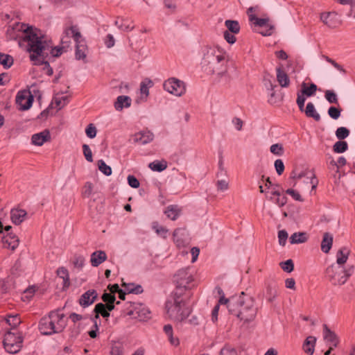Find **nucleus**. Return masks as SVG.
I'll use <instances>...</instances> for the list:
<instances>
[{"label":"nucleus","instance_id":"obj_3","mask_svg":"<svg viewBox=\"0 0 355 355\" xmlns=\"http://www.w3.org/2000/svg\"><path fill=\"white\" fill-rule=\"evenodd\" d=\"M204 61L209 65V71L216 75L218 82L229 85L232 80L228 72V60L219 49H209L205 55Z\"/></svg>","mask_w":355,"mask_h":355},{"label":"nucleus","instance_id":"obj_42","mask_svg":"<svg viewBox=\"0 0 355 355\" xmlns=\"http://www.w3.org/2000/svg\"><path fill=\"white\" fill-rule=\"evenodd\" d=\"M324 97L329 103L338 104V98L333 90H326Z\"/></svg>","mask_w":355,"mask_h":355},{"label":"nucleus","instance_id":"obj_20","mask_svg":"<svg viewBox=\"0 0 355 355\" xmlns=\"http://www.w3.org/2000/svg\"><path fill=\"white\" fill-rule=\"evenodd\" d=\"M51 139L50 132L48 130H44L37 134H34L31 137V141L33 145L42 146L44 142L49 141Z\"/></svg>","mask_w":355,"mask_h":355},{"label":"nucleus","instance_id":"obj_46","mask_svg":"<svg viewBox=\"0 0 355 355\" xmlns=\"http://www.w3.org/2000/svg\"><path fill=\"white\" fill-rule=\"evenodd\" d=\"M153 230L156 232V233L160 236H162L163 238H166L168 230L165 227L160 226L158 223L155 222L153 225Z\"/></svg>","mask_w":355,"mask_h":355},{"label":"nucleus","instance_id":"obj_64","mask_svg":"<svg viewBox=\"0 0 355 355\" xmlns=\"http://www.w3.org/2000/svg\"><path fill=\"white\" fill-rule=\"evenodd\" d=\"M224 38L229 44H233L236 42L234 33H230L228 31H225L224 32Z\"/></svg>","mask_w":355,"mask_h":355},{"label":"nucleus","instance_id":"obj_7","mask_svg":"<svg viewBox=\"0 0 355 355\" xmlns=\"http://www.w3.org/2000/svg\"><path fill=\"white\" fill-rule=\"evenodd\" d=\"M354 272V266L352 265L344 268L333 264L326 269V277L333 285L341 286L347 281Z\"/></svg>","mask_w":355,"mask_h":355},{"label":"nucleus","instance_id":"obj_32","mask_svg":"<svg viewBox=\"0 0 355 355\" xmlns=\"http://www.w3.org/2000/svg\"><path fill=\"white\" fill-rule=\"evenodd\" d=\"M304 112L307 117L313 118L316 121H320V115L315 110L313 103H308Z\"/></svg>","mask_w":355,"mask_h":355},{"label":"nucleus","instance_id":"obj_49","mask_svg":"<svg viewBox=\"0 0 355 355\" xmlns=\"http://www.w3.org/2000/svg\"><path fill=\"white\" fill-rule=\"evenodd\" d=\"M270 152L276 155L281 156L284 153V148L282 144H272L270 148Z\"/></svg>","mask_w":355,"mask_h":355},{"label":"nucleus","instance_id":"obj_38","mask_svg":"<svg viewBox=\"0 0 355 355\" xmlns=\"http://www.w3.org/2000/svg\"><path fill=\"white\" fill-rule=\"evenodd\" d=\"M13 61L12 56L0 53V64H2L5 69L10 68L12 65Z\"/></svg>","mask_w":355,"mask_h":355},{"label":"nucleus","instance_id":"obj_53","mask_svg":"<svg viewBox=\"0 0 355 355\" xmlns=\"http://www.w3.org/2000/svg\"><path fill=\"white\" fill-rule=\"evenodd\" d=\"M341 110L336 107H330L328 110V114L333 119H337L340 117Z\"/></svg>","mask_w":355,"mask_h":355},{"label":"nucleus","instance_id":"obj_6","mask_svg":"<svg viewBox=\"0 0 355 355\" xmlns=\"http://www.w3.org/2000/svg\"><path fill=\"white\" fill-rule=\"evenodd\" d=\"M65 36L62 38V44L70 42L69 37L71 36L76 42V58L84 60L86 58L87 45L85 41L82 38L81 34L76 26H71L66 28L64 31Z\"/></svg>","mask_w":355,"mask_h":355},{"label":"nucleus","instance_id":"obj_24","mask_svg":"<svg viewBox=\"0 0 355 355\" xmlns=\"http://www.w3.org/2000/svg\"><path fill=\"white\" fill-rule=\"evenodd\" d=\"M181 211L182 209L178 207V205H171L166 207V210L164 211V214L168 218L175 220L180 216Z\"/></svg>","mask_w":355,"mask_h":355},{"label":"nucleus","instance_id":"obj_16","mask_svg":"<svg viewBox=\"0 0 355 355\" xmlns=\"http://www.w3.org/2000/svg\"><path fill=\"white\" fill-rule=\"evenodd\" d=\"M153 139L154 135L149 130L141 131L136 133L133 137L134 141L141 145H145L152 141Z\"/></svg>","mask_w":355,"mask_h":355},{"label":"nucleus","instance_id":"obj_19","mask_svg":"<svg viewBox=\"0 0 355 355\" xmlns=\"http://www.w3.org/2000/svg\"><path fill=\"white\" fill-rule=\"evenodd\" d=\"M47 57L36 55L35 58L30 59L35 65H44L43 71L48 76H52L53 73V69L51 67Z\"/></svg>","mask_w":355,"mask_h":355},{"label":"nucleus","instance_id":"obj_59","mask_svg":"<svg viewBox=\"0 0 355 355\" xmlns=\"http://www.w3.org/2000/svg\"><path fill=\"white\" fill-rule=\"evenodd\" d=\"M93 191V184L92 183L89 182H87L84 186V191L83 192V194L85 197L89 198Z\"/></svg>","mask_w":355,"mask_h":355},{"label":"nucleus","instance_id":"obj_2","mask_svg":"<svg viewBox=\"0 0 355 355\" xmlns=\"http://www.w3.org/2000/svg\"><path fill=\"white\" fill-rule=\"evenodd\" d=\"M231 314L236 316L241 321L249 322L257 315V308L254 299L242 292L239 297H233L227 305Z\"/></svg>","mask_w":355,"mask_h":355},{"label":"nucleus","instance_id":"obj_12","mask_svg":"<svg viewBox=\"0 0 355 355\" xmlns=\"http://www.w3.org/2000/svg\"><path fill=\"white\" fill-rule=\"evenodd\" d=\"M250 21L259 27H265L266 29L261 32L263 36H270L272 34L275 26L269 24V18H258L255 15H250Z\"/></svg>","mask_w":355,"mask_h":355},{"label":"nucleus","instance_id":"obj_21","mask_svg":"<svg viewBox=\"0 0 355 355\" xmlns=\"http://www.w3.org/2000/svg\"><path fill=\"white\" fill-rule=\"evenodd\" d=\"M336 16L337 14L334 12H322L320 15V19L325 25L334 28L337 26Z\"/></svg>","mask_w":355,"mask_h":355},{"label":"nucleus","instance_id":"obj_36","mask_svg":"<svg viewBox=\"0 0 355 355\" xmlns=\"http://www.w3.org/2000/svg\"><path fill=\"white\" fill-rule=\"evenodd\" d=\"M225 26L230 33L237 34L240 31V25L237 21L235 20H226L225 22Z\"/></svg>","mask_w":355,"mask_h":355},{"label":"nucleus","instance_id":"obj_50","mask_svg":"<svg viewBox=\"0 0 355 355\" xmlns=\"http://www.w3.org/2000/svg\"><path fill=\"white\" fill-rule=\"evenodd\" d=\"M83 151L86 160L89 162H92V152L87 144H85L83 145Z\"/></svg>","mask_w":355,"mask_h":355},{"label":"nucleus","instance_id":"obj_29","mask_svg":"<svg viewBox=\"0 0 355 355\" xmlns=\"http://www.w3.org/2000/svg\"><path fill=\"white\" fill-rule=\"evenodd\" d=\"M267 300L269 302H272L278 295V286L275 283L268 284L266 287Z\"/></svg>","mask_w":355,"mask_h":355},{"label":"nucleus","instance_id":"obj_30","mask_svg":"<svg viewBox=\"0 0 355 355\" xmlns=\"http://www.w3.org/2000/svg\"><path fill=\"white\" fill-rule=\"evenodd\" d=\"M308 241V236L306 232H295L290 239L289 241L291 244H300L306 243Z\"/></svg>","mask_w":355,"mask_h":355},{"label":"nucleus","instance_id":"obj_57","mask_svg":"<svg viewBox=\"0 0 355 355\" xmlns=\"http://www.w3.org/2000/svg\"><path fill=\"white\" fill-rule=\"evenodd\" d=\"M274 165H275V168L277 171V173L279 175H282L285 168L283 161L279 159H277V160H275Z\"/></svg>","mask_w":355,"mask_h":355},{"label":"nucleus","instance_id":"obj_48","mask_svg":"<svg viewBox=\"0 0 355 355\" xmlns=\"http://www.w3.org/2000/svg\"><path fill=\"white\" fill-rule=\"evenodd\" d=\"M288 236V235L286 230H282L278 232V241L281 246L286 245Z\"/></svg>","mask_w":355,"mask_h":355},{"label":"nucleus","instance_id":"obj_47","mask_svg":"<svg viewBox=\"0 0 355 355\" xmlns=\"http://www.w3.org/2000/svg\"><path fill=\"white\" fill-rule=\"evenodd\" d=\"M54 103H55L56 106L58 107L59 109H60L69 103V96H56L54 98Z\"/></svg>","mask_w":355,"mask_h":355},{"label":"nucleus","instance_id":"obj_13","mask_svg":"<svg viewBox=\"0 0 355 355\" xmlns=\"http://www.w3.org/2000/svg\"><path fill=\"white\" fill-rule=\"evenodd\" d=\"M128 314L139 321H145L150 318V311L141 304L135 305Z\"/></svg>","mask_w":355,"mask_h":355},{"label":"nucleus","instance_id":"obj_26","mask_svg":"<svg viewBox=\"0 0 355 355\" xmlns=\"http://www.w3.org/2000/svg\"><path fill=\"white\" fill-rule=\"evenodd\" d=\"M94 312L95 313V315L94 318H92V319H94L96 321H97V319L99 318L100 315L103 318H108L110 315L106 309L105 304L103 303L96 304L94 307Z\"/></svg>","mask_w":355,"mask_h":355},{"label":"nucleus","instance_id":"obj_15","mask_svg":"<svg viewBox=\"0 0 355 355\" xmlns=\"http://www.w3.org/2000/svg\"><path fill=\"white\" fill-rule=\"evenodd\" d=\"M97 297L98 293L95 290H88L80 296L78 303L82 307L86 308L92 304Z\"/></svg>","mask_w":355,"mask_h":355},{"label":"nucleus","instance_id":"obj_39","mask_svg":"<svg viewBox=\"0 0 355 355\" xmlns=\"http://www.w3.org/2000/svg\"><path fill=\"white\" fill-rule=\"evenodd\" d=\"M153 86V83L150 79L146 78L140 84V92L146 96L149 94V88Z\"/></svg>","mask_w":355,"mask_h":355},{"label":"nucleus","instance_id":"obj_52","mask_svg":"<svg viewBox=\"0 0 355 355\" xmlns=\"http://www.w3.org/2000/svg\"><path fill=\"white\" fill-rule=\"evenodd\" d=\"M85 261V259L84 257L80 256V255L75 256L73 261V264L75 268H77L78 269H82L83 267L84 266Z\"/></svg>","mask_w":355,"mask_h":355},{"label":"nucleus","instance_id":"obj_62","mask_svg":"<svg viewBox=\"0 0 355 355\" xmlns=\"http://www.w3.org/2000/svg\"><path fill=\"white\" fill-rule=\"evenodd\" d=\"M128 21L127 19H122L121 21V25L119 26V29L123 31H130L134 28V26L128 23Z\"/></svg>","mask_w":355,"mask_h":355},{"label":"nucleus","instance_id":"obj_8","mask_svg":"<svg viewBox=\"0 0 355 355\" xmlns=\"http://www.w3.org/2000/svg\"><path fill=\"white\" fill-rule=\"evenodd\" d=\"M174 282L176 284L173 293L175 295H186L192 293L191 290L194 287L193 284V277L189 268H182L179 270L174 276Z\"/></svg>","mask_w":355,"mask_h":355},{"label":"nucleus","instance_id":"obj_9","mask_svg":"<svg viewBox=\"0 0 355 355\" xmlns=\"http://www.w3.org/2000/svg\"><path fill=\"white\" fill-rule=\"evenodd\" d=\"M22 337L18 331H8L3 338V346L5 349L10 354H16L22 347Z\"/></svg>","mask_w":355,"mask_h":355},{"label":"nucleus","instance_id":"obj_22","mask_svg":"<svg viewBox=\"0 0 355 355\" xmlns=\"http://www.w3.org/2000/svg\"><path fill=\"white\" fill-rule=\"evenodd\" d=\"M107 259V254L103 250H97L91 254L90 262L94 267H97Z\"/></svg>","mask_w":355,"mask_h":355},{"label":"nucleus","instance_id":"obj_45","mask_svg":"<svg viewBox=\"0 0 355 355\" xmlns=\"http://www.w3.org/2000/svg\"><path fill=\"white\" fill-rule=\"evenodd\" d=\"M349 135V130L345 127L338 128L336 131V136L340 140L347 138Z\"/></svg>","mask_w":355,"mask_h":355},{"label":"nucleus","instance_id":"obj_33","mask_svg":"<svg viewBox=\"0 0 355 355\" xmlns=\"http://www.w3.org/2000/svg\"><path fill=\"white\" fill-rule=\"evenodd\" d=\"M57 275L63 279V288H68L70 285L69 275L67 268L60 267L56 271Z\"/></svg>","mask_w":355,"mask_h":355},{"label":"nucleus","instance_id":"obj_11","mask_svg":"<svg viewBox=\"0 0 355 355\" xmlns=\"http://www.w3.org/2000/svg\"><path fill=\"white\" fill-rule=\"evenodd\" d=\"M33 99V96L29 91L23 90L17 93L16 103L20 106V110H27L32 106Z\"/></svg>","mask_w":355,"mask_h":355},{"label":"nucleus","instance_id":"obj_43","mask_svg":"<svg viewBox=\"0 0 355 355\" xmlns=\"http://www.w3.org/2000/svg\"><path fill=\"white\" fill-rule=\"evenodd\" d=\"M6 322L10 326L15 329L21 323V320L18 315H10L8 316Z\"/></svg>","mask_w":355,"mask_h":355},{"label":"nucleus","instance_id":"obj_17","mask_svg":"<svg viewBox=\"0 0 355 355\" xmlns=\"http://www.w3.org/2000/svg\"><path fill=\"white\" fill-rule=\"evenodd\" d=\"M2 243L3 248L14 250L19 245V239L15 234L8 233L2 238Z\"/></svg>","mask_w":355,"mask_h":355},{"label":"nucleus","instance_id":"obj_35","mask_svg":"<svg viewBox=\"0 0 355 355\" xmlns=\"http://www.w3.org/2000/svg\"><path fill=\"white\" fill-rule=\"evenodd\" d=\"M123 286L125 287V291L128 293H134V294H140L143 293L144 290L141 285H136L133 283L125 284H122Z\"/></svg>","mask_w":355,"mask_h":355},{"label":"nucleus","instance_id":"obj_60","mask_svg":"<svg viewBox=\"0 0 355 355\" xmlns=\"http://www.w3.org/2000/svg\"><path fill=\"white\" fill-rule=\"evenodd\" d=\"M128 184L134 189L138 188L140 185L139 180L132 175L128 176Z\"/></svg>","mask_w":355,"mask_h":355},{"label":"nucleus","instance_id":"obj_58","mask_svg":"<svg viewBox=\"0 0 355 355\" xmlns=\"http://www.w3.org/2000/svg\"><path fill=\"white\" fill-rule=\"evenodd\" d=\"M184 231H185L184 229L178 228V229L175 230V231L173 232V236L174 241L178 245H180L182 244V241L181 239H178V236L183 234Z\"/></svg>","mask_w":355,"mask_h":355},{"label":"nucleus","instance_id":"obj_54","mask_svg":"<svg viewBox=\"0 0 355 355\" xmlns=\"http://www.w3.org/2000/svg\"><path fill=\"white\" fill-rule=\"evenodd\" d=\"M286 193L290 195L296 201H304V199L302 198L299 192L293 189H288L287 190H286Z\"/></svg>","mask_w":355,"mask_h":355},{"label":"nucleus","instance_id":"obj_5","mask_svg":"<svg viewBox=\"0 0 355 355\" xmlns=\"http://www.w3.org/2000/svg\"><path fill=\"white\" fill-rule=\"evenodd\" d=\"M66 326L65 315L57 309L51 311L40 320L39 329L43 335H52L61 333Z\"/></svg>","mask_w":355,"mask_h":355},{"label":"nucleus","instance_id":"obj_34","mask_svg":"<svg viewBox=\"0 0 355 355\" xmlns=\"http://www.w3.org/2000/svg\"><path fill=\"white\" fill-rule=\"evenodd\" d=\"M302 90L301 94L302 95L306 96L308 97L313 96L316 91H317V85L314 83H311L309 87L307 86L306 83H302Z\"/></svg>","mask_w":355,"mask_h":355},{"label":"nucleus","instance_id":"obj_10","mask_svg":"<svg viewBox=\"0 0 355 355\" xmlns=\"http://www.w3.org/2000/svg\"><path fill=\"white\" fill-rule=\"evenodd\" d=\"M163 87L165 91L176 96H181L186 92L184 83L175 78L165 80Z\"/></svg>","mask_w":355,"mask_h":355},{"label":"nucleus","instance_id":"obj_55","mask_svg":"<svg viewBox=\"0 0 355 355\" xmlns=\"http://www.w3.org/2000/svg\"><path fill=\"white\" fill-rule=\"evenodd\" d=\"M218 191H225L229 189V182L226 180H220L216 182Z\"/></svg>","mask_w":355,"mask_h":355},{"label":"nucleus","instance_id":"obj_51","mask_svg":"<svg viewBox=\"0 0 355 355\" xmlns=\"http://www.w3.org/2000/svg\"><path fill=\"white\" fill-rule=\"evenodd\" d=\"M85 132L89 138L93 139L96 137L97 130L93 123H89L86 128Z\"/></svg>","mask_w":355,"mask_h":355},{"label":"nucleus","instance_id":"obj_61","mask_svg":"<svg viewBox=\"0 0 355 355\" xmlns=\"http://www.w3.org/2000/svg\"><path fill=\"white\" fill-rule=\"evenodd\" d=\"M270 200H273L280 207L285 205L287 202V198L286 196H277L275 199H273L271 196Z\"/></svg>","mask_w":355,"mask_h":355},{"label":"nucleus","instance_id":"obj_40","mask_svg":"<svg viewBox=\"0 0 355 355\" xmlns=\"http://www.w3.org/2000/svg\"><path fill=\"white\" fill-rule=\"evenodd\" d=\"M347 148L348 144L345 141H336L333 146L334 151L337 153H344L347 150Z\"/></svg>","mask_w":355,"mask_h":355},{"label":"nucleus","instance_id":"obj_44","mask_svg":"<svg viewBox=\"0 0 355 355\" xmlns=\"http://www.w3.org/2000/svg\"><path fill=\"white\" fill-rule=\"evenodd\" d=\"M279 265L284 272L290 273L294 270V263L292 259L281 262Z\"/></svg>","mask_w":355,"mask_h":355},{"label":"nucleus","instance_id":"obj_63","mask_svg":"<svg viewBox=\"0 0 355 355\" xmlns=\"http://www.w3.org/2000/svg\"><path fill=\"white\" fill-rule=\"evenodd\" d=\"M306 101L305 97L300 94V93H297V104L299 107V109L301 112H304V102Z\"/></svg>","mask_w":355,"mask_h":355},{"label":"nucleus","instance_id":"obj_37","mask_svg":"<svg viewBox=\"0 0 355 355\" xmlns=\"http://www.w3.org/2000/svg\"><path fill=\"white\" fill-rule=\"evenodd\" d=\"M149 168L157 172H162L167 168V163L166 161H154L149 164Z\"/></svg>","mask_w":355,"mask_h":355},{"label":"nucleus","instance_id":"obj_25","mask_svg":"<svg viewBox=\"0 0 355 355\" xmlns=\"http://www.w3.org/2000/svg\"><path fill=\"white\" fill-rule=\"evenodd\" d=\"M349 250L346 248L343 247L341 248L336 253V266H341L344 263H345L348 259V257L349 254Z\"/></svg>","mask_w":355,"mask_h":355},{"label":"nucleus","instance_id":"obj_1","mask_svg":"<svg viewBox=\"0 0 355 355\" xmlns=\"http://www.w3.org/2000/svg\"><path fill=\"white\" fill-rule=\"evenodd\" d=\"M13 32V39L20 37L23 42H27V50L30 53V59L36 58V55L49 57V54L53 58L59 57L63 52L65 46L53 47L51 44L43 40L42 37L38 36L33 30L32 27H27L19 34H15V28L8 30Z\"/></svg>","mask_w":355,"mask_h":355},{"label":"nucleus","instance_id":"obj_56","mask_svg":"<svg viewBox=\"0 0 355 355\" xmlns=\"http://www.w3.org/2000/svg\"><path fill=\"white\" fill-rule=\"evenodd\" d=\"M220 355H237V352L234 348L230 346H225L221 349Z\"/></svg>","mask_w":355,"mask_h":355},{"label":"nucleus","instance_id":"obj_41","mask_svg":"<svg viewBox=\"0 0 355 355\" xmlns=\"http://www.w3.org/2000/svg\"><path fill=\"white\" fill-rule=\"evenodd\" d=\"M98 167L99 171L102 172L104 175L109 176L112 174L111 167L107 165L106 163L103 159H100L98 161Z\"/></svg>","mask_w":355,"mask_h":355},{"label":"nucleus","instance_id":"obj_18","mask_svg":"<svg viewBox=\"0 0 355 355\" xmlns=\"http://www.w3.org/2000/svg\"><path fill=\"white\" fill-rule=\"evenodd\" d=\"M26 215V210L13 208L10 211V220L13 224L19 225L25 220Z\"/></svg>","mask_w":355,"mask_h":355},{"label":"nucleus","instance_id":"obj_23","mask_svg":"<svg viewBox=\"0 0 355 355\" xmlns=\"http://www.w3.org/2000/svg\"><path fill=\"white\" fill-rule=\"evenodd\" d=\"M317 338L315 336H308L303 345H302V349L304 352L309 355H312L314 353L315 351V347L316 344Z\"/></svg>","mask_w":355,"mask_h":355},{"label":"nucleus","instance_id":"obj_4","mask_svg":"<svg viewBox=\"0 0 355 355\" xmlns=\"http://www.w3.org/2000/svg\"><path fill=\"white\" fill-rule=\"evenodd\" d=\"M192 293L186 295H175L173 293L171 299L165 303V309L170 319L182 322L187 318L191 312V308L187 305Z\"/></svg>","mask_w":355,"mask_h":355},{"label":"nucleus","instance_id":"obj_14","mask_svg":"<svg viewBox=\"0 0 355 355\" xmlns=\"http://www.w3.org/2000/svg\"><path fill=\"white\" fill-rule=\"evenodd\" d=\"M323 327V338L329 346H331V349L337 347L339 343V338L336 333L331 331L326 324L322 325Z\"/></svg>","mask_w":355,"mask_h":355},{"label":"nucleus","instance_id":"obj_31","mask_svg":"<svg viewBox=\"0 0 355 355\" xmlns=\"http://www.w3.org/2000/svg\"><path fill=\"white\" fill-rule=\"evenodd\" d=\"M131 105V98L128 96H119L116 102L114 103V107L116 110H121L123 107H128Z\"/></svg>","mask_w":355,"mask_h":355},{"label":"nucleus","instance_id":"obj_28","mask_svg":"<svg viewBox=\"0 0 355 355\" xmlns=\"http://www.w3.org/2000/svg\"><path fill=\"white\" fill-rule=\"evenodd\" d=\"M277 80L282 87H287L290 84V80L287 73L280 67L277 68Z\"/></svg>","mask_w":355,"mask_h":355},{"label":"nucleus","instance_id":"obj_27","mask_svg":"<svg viewBox=\"0 0 355 355\" xmlns=\"http://www.w3.org/2000/svg\"><path fill=\"white\" fill-rule=\"evenodd\" d=\"M333 243V236L325 232L323 235V239L321 243V250L324 253H328L331 248Z\"/></svg>","mask_w":355,"mask_h":355}]
</instances>
